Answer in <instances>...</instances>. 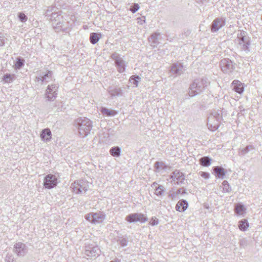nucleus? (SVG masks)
<instances>
[{
  "label": "nucleus",
  "mask_w": 262,
  "mask_h": 262,
  "mask_svg": "<svg viewBox=\"0 0 262 262\" xmlns=\"http://www.w3.org/2000/svg\"><path fill=\"white\" fill-rule=\"evenodd\" d=\"M52 8L50 10L49 9L46 12V16L50 17V20L52 23V25L56 32L65 31L67 30L69 27V23L67 21L60 13L51 12Z\"/></svg>",
  "instance_id": "obj_1"
},
{
  "label": "nucleus",
  "mask_w": 262,
  "mask_h": 262,
  "mask_svg": "<svg viewBox=\"0 0 262 262\" xmlns=\"http://www.w3.org/2000/svg\"><path fill=\"white\" fill-rule=\"evenodd\" d=\"M75 125L78 128L79 135L83 138L90 134L92 127L91 120L85 117H80L76 120Z\"/></svg>",
  "instance_id": "obj_2"
},
{
  "label": "nucleus",
  "mask_w": 262,
  "mask_h": 262,
  "mask_svg": "<svg viewBox=\"0 0 262 262\" xmlns=\"http://www.w3.org/2000/svg\"><path fill=\"white\" fill-rule=\"evenodd\" d=\"M209 83L207 78L196 79L194 80L190 85L188 94L190 96L193 97L201 93Z\"/></svg>",
  "instance_id": "obj_3"
},
{
  "label": "nucleus",
  "mask_w": 262,
  "mask_h": 262,
  "mask_svg": "<svg viewBox=\"0 0 262 262\" xmlns=\"http://www.w3.org/2000/svg\"><path fill=\"white\" fill-rule=\"evenodd\" d=\"M237 41L238 47L246 53L250 52V46L251 41L250 37L247 35V32L245 31H241L237 34Z\"/></svg>",
  "instance_id": "obj_4"
},
{
  "label": "nucleus",
  "mask_w": 262,
  "mask_h": 262,
  "mask_svg": "<svg viewBox=\"0 0 262 262\" xmlns=\"http://www.w3.org/2000/svg\"><path fill=\"white\" fill-rule=\"evenodd\" d=\"M89 188L88 182L83 180H78L71 184L72 191L76 194L85 193Z\"/></svg>",
  "instance_id": "obj_5"
},
{
  "label": "nucleus",
  "mask_w": 262,
  "mask_h": 262,
  "mask_svg": "<svg viewBox=\"0 0 262 262\" xmlns=\"http://www.w3.org/2000/svg\"><path fill=\"white\" fill-rule=\"evenodd\" d=\"M222 71L225 73L232 72L235 69V64L229 59H223L220 61Z\"/></svg>",
  "instance_id": "obj_6"
},
{
  "label": "nucleus",
  "mask_w": 262,
  "mask_h": 262,
  "mask_svg": "<svg viewBox=\"0 0 262 262\" xmlns=\"http://www.w3.org/2000/svg\"><path fill=\"white\" fill-rule=\"evenodd\" d=\"M112 58L115 61L116 66L117 68V70L119 73H123L125 70V62L122 57L117 53H113L112 56Z\"/></svg>",
  "instance_id": "obj_7"
},
{
  "label": "nucleus",
  "mask_w": 262,
  "mask_h": 262,
  "mask_svg": "<svg viewBox=\"0 0 262 262\" xmlns=\"http://www.w3.org/2000/svg\"><path fill=\"white\" fill-rule=\"evenodd\" d=\"M58 86L56 84L49 85L46 90V97L49 101H54L57 96Z\"/></svg>",
  "instance_id": "obj_8"
},
{
  "label": "nucleus",
  "mask_w": 262,
  "mask_h": 262,
  "mask_svg": "<svg viewBox=\"0 0 262 262\" xmlns=\"http://www.w3.org/2000/svg\"><path fill=\"white\" fill-rule=\"evenodd\" d=\"M53 73L51 71L47 73H40L36 77L35 81L40 84L46 83L52 80Z\"/></svg>",
  "instance_id": "obj_9"
},
{
  "label": "nucleus",
  "mask_w": 262,
  "mask_h": 262,
  "mask_svg": "<svg viewBox=\"0 0 262 262\" xmlns=\"http://www.w3.org/2000/svg\"><path fill=\"white\" fill-rule=\"evenodd\" d=\"M125 220L130 223L137 222L144 223L147 221V218L142 213H135L127 215Z\"/></svg>",
  "instance_id": "obj_10"
},
{
  "label": "nucleus",
  "mask_w": 262,
  "mask_h": 262,
  "mask_svg": "<svg viewBox=\"0 0 262 262\" xmlns=\"http://www.w3.org/2000/svg\"><path fill=\"white\" fill-rule=\"evenodd\" d=\"M13 251L18 256L23 257L27 254L28 248L25 244L18 242L14 245Z\"/></svg>",
  "instance_id": "obj_11"
},
{
  "label": "nucleus",
  "mask_w": 262,
  "mask_h": 262,
  "mask_svg": "<svg viewBox=\"0 0 262 262\" xmlns=\"http://www.w3.org/2000/svg\"><path fill=\"white\" fill-rule=\"evenodd\" d=\"M100 250L98 246L93 245H86L85 246V254L90 257H96L99 255Z\"/></svg>",
  "instance_id": "obj_12"
},
{
  "label": "nucleus",
  "mask_w": 262,
  "mask_h": 262,
  "mask_svg": "<svg viewBox=\"0 0 262 262\" xmlns=\"http://www.w3.org/2000/svg\"><path fill=\"white\" fill-rule=\"evenodd\" d=\"M57 185V179L54 175L49 174L46 176L44 179L43 185L48 189H51Z\"/></svg>",
  "instance_id": "obj_13"
},
{
  "label": "nucleus",
  "mask_w": 262,
  "mask_h": 262,
  "mask_svg": "<svg viewBox=\"0 0 262 262\" xmlns=\"http://www.w3.org/2000/svg\"><path fill=\"white\" fill-rule=\"evenodd\" d=\"M170 179L172 181H176L177 184H183L185 180L184 174L179 170H176L172 172Z\"/></svg>",
  "instance_id": "obj_14"
},
{
  "label": "nucleus",
  "mask_w": 262,
  "mask_h": 262,
  "mask_svg": "<svg viewBox=\"0 0 262 262\" xmlns=\"http://www.w3.org/2000/svg\"><path fill=\"white\" fill-rule=\"evenodd\" d=\"M185 69L181 63H174L171 66L170 72L176 76L180 75L184 73Z\"/></svg>",
  "instance_id": "obj_15"
},
{
  "label": "nucleus",
  "mask_w": 262,
  "mask_h": 262,
  "mask_svg": "<svg viewBox=\"0 0 262 262\" xmlns=\"http://www.w3.org/2000/svg\"><path fill=\"white\" fill-rule=\"evenodd\" d=\"M225 25V19L220 17L215 18L212 22L211 26L212 32H216Z\"/></svg>",
  "instance_id": "obj_16"
},
{
  "label": "nucleus",
  "mask_w": 262,
  "mask_h": 262,
  "mask_svg": "<svg viewBox=\"0 0 262 262\" xmlns=\"http://www.w3.org/2000/svg\"><path fill=\"white\" fill-rule=\"evenodd\" d=\"M220 116H210L208 118V128L212 130L217 129L219 127V123L217 120V117Z\"/></svg>",
  "instance_id": "obj_17"
},
{
  "label": "nucleus",
  "mask_w": 262,
  "mask_h": 262,
  "mask_svg": "<svg viewBox=\"0 0 262 262\" xmlns=\"http://www.w3.org/2000/svg\"><path fill=\"white\" fill-rule=\"evenodd\" d=\"M161 34L159 32L152 34L149 38V41L152 47H156L160 42Z\"/></svg>",
  "instance_id": "obj_18"
},
{
  "label": "nucleus",
  "mask_w": 262,
  "mask_h": 262,
  "mask_svg": "<svg viewBox=\"0 0 262 262\" xmlns=\"http://www.w3.org/2000/svg\"><path fill=\"white\" fill-rule=\"evenodd\" d=\"M232 89L235 92L241 94L244 91L243 84L239 81L234 80L232 83Z\"/></svg>",
  "instance_id": "obj_19"
},
{
  "label": "nucleus",
  "mask_w": 262,
  "mask_h": 262,
  "mask_svg": "<svg viewBox=\"0 0 262 262\" xmlns=\"http://www.w3.org/2000/svg\"><path fill=\"white\" fill-rule=\"evenodd\" d=\"M52 137V134L50 129L48 128H45L41 131L40 134L41 139L45 142L50 141Z\"/></svg>",
  "instance_id": "obj_20"
},
{
  "label": "nucleus",
  "mask_w": 262,
  "mask_h": 262,
  "mask_svg": "<svg viewBox=\"0 0 262 262\" xmlns=\"http://www.w3.org/2000/svg\"><path fill=\"white\" fill-rule=\"evenodd\" d=\"M188 206V203L184 200H180L176 206V209L179 212L184 211Z\"/></svg>",
  "instance_id": "obj_21"
},
{
  "label": "nucleus",
  "mask_w": 262,
  "mask_h": 262,
  "mask_svg": "<svg viewBox=\"0 0 262 262\" xmlns=\"http://www.w3.org/2000/svg\"><path fill=\"white\" fill-rule=\"evenodd\" d=\"M93 224H99L102 223L105 219V215L102 212L94 213Z\"/></svg>",
  "instance_id": "obj_22"
},
{
  "label": "nucleus",
  "mask_w": 262,
  "mask_h": 262,
  "mask_svg": "<svg viewBox=\"0 0 262 262\" xmlns=\"http://www.w3.org/2000/svg\"><path fill=\"white\" fill-rule=\"evenodd\" d=\"M213 171L219 178H223L225 174V169L222 167L215 166L213 168Z\"/></svg>",
  "instance_id": "obj_23"
},
{
  "label": "nucleus",
  "mask_w": 262,
  "mask_h": 262,
  "mask_svg": "<svg viewBox=\"0 0 262 262\" xmlns=\"http://www.w3.org/2000/svg\"><path fill=\"white\" fill-rule=\"evenodd\" d=\"M220 188L223 192H230L231 191V188L229 184L226 180L223 182L222 185L220 186Z\"/></svg>",
  "instance_id": "obj_24"
},
{
  "label": "nucleus",
  "mask_w": 262,
  "mask_h": 262,
  "mask_svg": "<svg viewBox=\"0 0 262 262\" xmlns=\"http://www.w3.org/2000/svg\"><path fill=\"white\" fill-rule=\"evenodd\" d=\"M246 210V208L244 206L241 204L238 203L236 204L235 206L234 211L236 213L242 215L243 214L244 212Z\"/></svg>",
  "instance_id": "obj_25"
},
{
  "label": "nucleus",
  "mask_w": 262,
  "mask_h": 262,
  "mask_svg": "<svg viewBox=\"0 0 262 262\" xmlns=\"http://www.w3.org/2000/svg\"><path fill=\"white\" fill-rule=\"evenodd\" d=\"M248 227L249 223L247 220L243 219L239 222L238 227L241 230L245 231Z\"/></svg>",
  "instance_id": "obj_26"
},
{
  "label": "nucleus",
  "mask_w": 262,
  "mask_h": 262,
  "mask_svg": "<svg viewBox=\"0 0 262 262\" xmlns=\"http://www.w3.org/2000/svg\"><path fill=\"white\" fill-rule=\"evenodd\" d=\"M121 149L118 146L112 147L110 152L113 157H118L120 155Z\"/></svg>",
  "instance_id": "obj_27"
},
{
  "label": "nucleus",
  "mask_w": 262,
  "mask_h": 262,
  "mask_svg": "<svg viewBox=\"0 0 262 262\" xmlns=\"http://www.w3.org/2000/svg\"><path fill=\"white\" fill-rule=\"evenodd\" d=\"M99 35L100 34L97 33H92L90 36V42L92 44L96 43L100 39Z\"/></svg>",
  "instance_id": "obj_28"
},
{
  "label": "nucleus",
  "mask_w": 262,
  "mask_h": 262,
  "mask_svg": "<svg viewBox=\"0 0 262 262\" xmlns=\"http://www.w3.org/2000/svg\"><path fill=\"white\" fill-rule=\"evenodd\" d=\"M109 93L113 96H120L122 95V90L120 88H110Z\"/></svg>",
  "instance_id": "obj_29"
},
{
  "label": "nucleus",
  "mask_w": 262,
  "mask_h": 262,
  "mask_svg": "<svg viewBox=\"0 0 262 262\" xmlns=\"http://www.w3.org/2000/svg\"><path fill=\"white\" fill-rule=\"evenodd\" d=\"M200 163L204 166H208L211 164V159L208 157H204L200 159Z\"/></svg>",
  "instance_id": "obj_30"
},
{
  "label": "nucleus",
  "mask_w": 262,
  "mask_h": 262,
  "mask_svg": "<svg viewBox=\"0 0 262 262\" xmlns=\"http://www.w3.org/2000/svg\"><path fill=\"white\" fill-rule=\"evenodd\" d=\"M25 60L20 57L16 58V62L14 64L15 69H20L24 64Z\"/></svg>",
  "instance_id": "obj_31"
},
{
  "label": "nucleus",
  "mask_w": 262,
  "mask_h": 262,
  "mask_svg": "<svg viewBox=\"0 0 262 262\" xmlns=\"http://www.w3.org/2000/svg\"><path fill=\"white\" fill-rule=\"evenodd\" d=\"M164 192V188L162 185L156 187L155 194L157 196H162Z\"/></svg>",
  "instance_id": "obj_32"
},
{
  "label": "nucleus",
  "mask_w": 262,
  "mask_h": 262,
  "mask_svg": "<svg viewBox=\"0 0 262 262\" xmlns=\"http://www.w3.org/2000/svg\"><path fill=\"white\" fill-rule=\"evenodd\" d=\"M155 168L158 172H159L161 170L164 169L165 166L162 162H156L155 164Z\"/></svg>",
  "instance_id": "obj_33"
},
{
  "label": "nucleus",
  "mask_w": 262,
  "mask_h": 262,
  "mask_svg": "<svg viewBox=\"0 0 262 262\" xmlns=\"http://www.w3.org/2000/svg\"><path fill=\"white\" fill-rule=\"evenodd\" d=\"M14 77L15 76L13 74L11 75L9 74H7L4 76L3 80H4L7 83H10L12 81Z\"/></svg>",
  "instance_id": "obj_34"
},
{
  "label": "nucleus",
  "mask_w": 262,
  "mask_h": 262,
  "mask_svg": "<svg viewBox=\"0 0 262 262\" xmlns=\"http://www.w3.org/2000/svg\"><path fill=\"white\" fill-rule=\"evenodd\" d=\"M140 79L138 76H132L129 79V81L137 86L138 85V80Z\"/></svg>",
  "instance_id": "obj_35"
},
{
  "label": "nucleus",
  "mask_w": 262,
  "mask_h": 262,
  "mask_svg": "<svg viewBox=\"0 0 262 262\" xmlns=\"http://www.w3.org/2000/svg\"><path fill=\"white\" fill-rule=\"evenodd\" d=\"M140 8V7L138 4H134L133 6H132L129 10L132 11V13H134L136 12Z\"/></svg>",
  "instance_id": "obj_36"
},
{
  "label": "nucleus",
  "mask_w": 262,
  "mask_h": 262,
  "mask_svg": "<svg viewBox=\"0 0 262 262\" xmlns=\"http://www.w3.org/2000/svg\"><path fill=\"white\" fill-rule=\"evenodd\" d=\"M253 147L252 146H247L246 148L243 149L241 150V154L243 155H245L247 154L250 150L253 149Z\"/></svg>",
  "instance_id": "obj_37"
},
{
  "label": "nucleus",
  "mask_w": 262,
  "mask_h": 262,
  "mask_svg": "<svg viewBox=\"0 0 262 262\" xmlns=\"http://www.w3.org/2000/svg\"><path fill=\"white\" fill-rule=\"evenodd\" d=\"M18 17L19 19L22 22H25L27 20V17L24 13H19Z\"/></svg>",
  "instance_id": "obj_38"
},
{
  "label": "nucleus",
  "mask_w": 262,
  "mask_h": 262,
  "mask_svg": "<svg viewBox=\"0 0 262 262\" xmlns=\"http://www.w3.org/2000/svg\"><path fill=\"white\" fill-rule=\"evenodd\" d=\"M101 112L103 115H114V113L112 111L104 107L101 108Z\"/></svg>",
  "instance_id": "obj_39"
},
{
  "label": "nucleus",
  "mask_w": 262,
  "mask_h": 262,
  "mask_svg": "<svg viewBox=\"0 0 262 262\" xmlns=\"http://www.w3.org/2000/svg\"><path fill=\"white\" fill-rule=\"evenodd\" d=\"M93 214L94 213L87 214L85 216V219L90 222L93 223V221L94 220Z\"/></svg>",
  "instance_id": "obj_40"
},
{
  "label": "nucleus",
  "mask_w": 262,
  "mask_h": 262,
  "mask_svg": "<svg viewBox=\"0 0 262 262\" xmlns=\"http://www.w3.org/2000/svg\"><path fill=\"white\" fill-rule=\"evenodd\" d=\"M119 243L121 247H125L128 244V240L125 238H122L119 240Z\"/></svg>",
  "instance_id": "obj_41"
},
{
  "label": "nucleus",
  "mask_w": 262,
  "mask_h": 262,
  "mask_svg": "<svg viewBox=\"0 0 262 262\" xmlns=\"http://www.w3.org/2000/svg\"><path fill=\"white\" fill-rule=\"evenodd\" d=\"M150 223L152 226L157 225L159 224V220L157 218L153 217L151 218Z\"/></svg>",
  "instance_id": "obj_42"
},
{
  "label": "nucleus",
  "mask_w": 262,
  "mask_h": 262,
  "mask_svg": "<svg viewBox=\"0 0 262 262\" xmlns=\"http://www.w3.org/2000/svg\"><path fill=\"white\" fill-rule=\"evenodd\" d=\"M177 193L176 191L172 192V193L169 194L168 197L170 198L171 200H175L178 197Z\"/></svg>",
  "instance_id": "obj_43"
},
{
  "label": "nucleus",
  "mask_w": 262,
  "mask_h": 262,
  "mask_svg": "<svg viewBox=\"0 0 262 262\" xmlns=\"http://www.w3.org/2000/svg\"><path fill=\"white\" fill-rule=\"evenodd\" d=\"M6 38L3 35L0 36V47H3L5 43Z\"/></svg>",
  "instance_id": "obj_44"
},
{
  "label": "nucleus",
  "mask_w": 262,
  "mask_h": 262,
  "mask_svg": "<svg viewBox=\"0 0 262 262\" xmlns=\"http://www.w3.org/2000/svg\"><path fill=\"white\" fill-rule=\"evenodd\" d=\"M178 195L180 194H184L186 193L185 190L183 188H180L176 191Z\"/></svg>",
  "instance_id": "obj_45"
},
{
  "label": "nucleus",
  "mask_w": 262,
  "mask_h": 262,
  "mask_svg": "<svg viewBox=\"0 0 262 262\" xmlns=\"http://www.w3.org/2000/svg\"><path fill=\"white\" fill-rule=\"evenodd\" d=\"M201 176L205 179H208L209 178V174L206 172H202Z\"/></svg>",
  "instance_id": "obj_46"
},
{
  "label": "nucleus",
  "mask_w": 262,
  "mask_h": 262,
  "mask_svg": "<svg viewBox=\"0 0 262 262\" xmlns=\"http://www.w3.org/2000/svg\"><path fill=\"white\" fill-rule=\"evenodd\" d=\"M137 19L138 20V23H139L141 25H142L145 21V19H142V18L141 17H138V18H137Z\"/></svg>",
  "instance_id": "obj_47"
},
{
  "label": "nucleus",
  "mask_w": 262,
  "mask_h": 262,
  "mask_svg": "<svg viewBox=\"0 0 262 262\" xmlns=\"http://www.w3.org/2000/svg\"><path fill=\"white\" fill-rule=\"evenodd\" d=\"M210 0H196V2L198 3V4H204L205 3H207L208 2H209Z\"/></svg>",
  "instance_id": "obj_48"
},
{
  "label": "nucleus",
  "mask_w": 262,
  "mask_h": 262,
  "mask_svg": "<svg viewBox=\"0 0 262 262\" xmlns=\"http://www.w3.org/2000/svg\"><path fill=\"white\" fill-rule=\"evenodd\" d=\"M157 185V183H156L154 182V183L152 184V187H154V186H156V185Z\"/></svg>",
  "instance_id": "obj_49"
},
{
  "label": "nucleus",
  "mask_w": 262,
  "mask_h": 262,
  "mask_svg": "<svg viewBox=\"0 0 262 262\" xmlns=\"http://www.w3.org/2000/svg\"><path fill=\"white\" fill-rule=\"evenodd\" d=\"M240 108V110H241V112H242V108Z\"/></svg>",
  "instance_id": "obj_50"
},
{
  "label": "nucleus",
  "mask_w": 262,
  "mask_h": 262,
  "mask_svg": "<svg viewBox=\"0 0 262 262\" xmlns=\"http://www.w3.org/2000/svg\"><path fill=\"white\" fill-rule=\"evenodd\" d=\"M110 262H117V261H111Z\"/></svg>",
  "instance_id": "obj_51"
}]
</instances>
